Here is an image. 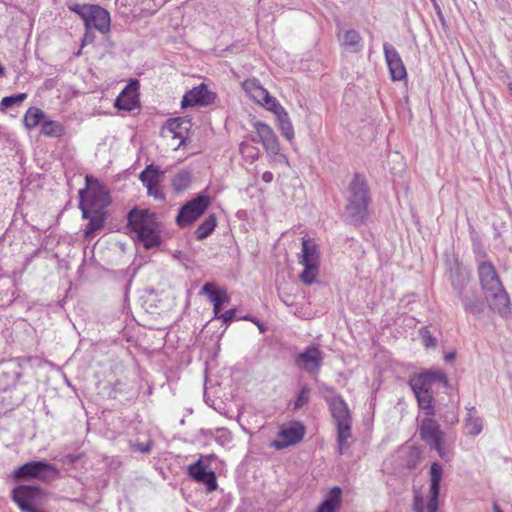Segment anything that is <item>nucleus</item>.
I'll return each mask as SVG.
<instances>
[{"label": "nucleus", "mask_w": 512, "mask_h": 512, "mask_svg": "<svg viewBox=\"0 0 512 512\" xmlns=\"http://www.w3.org/2000/svg\"><path fill=\"white\" fill-rule=\"evenodd\" d=\"M191 127L189 120L184 118L169 119L162 128V137L173 150L185 146L188 140V133Z\"/></svg>", "instance_id": "obj_11"}, {"label": "nucleus", "mask_w": 512, "mask_h": 512, "mask_svg": "<svg viewBox=\"0 0 512 512\" xmlns=\"http://www.w3.org/2000/svg\"><path fill=\"white\" fill-rule=\"evenodd\" d=\"M323 358V353L319 348L310 346L297 356L295 362L301 369L313 375H318Z\"/></svg>", "instance_id": "obj_20"}, {"label": "nucleus", "mask_w": 512, "mask_h": 512, "mask_svg": "<svg viewBox=\"0 0 512 512\" xmlns=\"http://www.w3.org/2000/svg\"><path fill=\"white\" fill-rule=\"evenodd\" d=\"M342 505V490L339 487L331 488L324 500L317 506L314 512H338Z\"/></svg>", "instance_id": "obj_25"}, {"label": "nucleus", "mask_w": 512, "mask_h": 512, "mask_svg": "<svg viewBox=\"0 0 512 512\" xmlns=\"http://www.w3.org/2000/svg\"><path fill=\"white\" fill-rule=\"evenodd\" d=\"M90 7H91V5L75 4V5L70 6L69 9L71 11L75 12L76 14H78L81 17V19L84 20Z\"/></svg>", "instance_id": "obj_40"}, {"label": "nucleus", "mask_w": 512, "mask_h": 512, "mask_svg": "<svg viewBox=\"0 0 512 512\" xmlns=\"http://www.w3.org/2000/svg\"><path fill=\"white\" fill-rule=\"evenodd\" d=\"M478 274L490 308L499 314H506L509 311L510 299L493 264L482 262L478 267Z\"/></svg>", "instance_id": "obj_1"}, {"label": "nucleus", "mask_w": 512, "mask_h": 512, "mask_svg": "<svg viewBox=\"0 0 512 512\" xmlns=\"http://www.w3.org/2000/svg\"><path fill=\"white\" fill-rule=\"evenodd\" d=\"M455 358H456L455 351L449 352L444 356V359L446 362H453L455 360Z\"/></svg>", "instance_id": "obj_44"}, {"label": "nucleus", "mask_w": 512, "mask_h": 512, "mask_svg": "<svg viewBox=\"0 0 512 512\" xmlns=\"http://www.w3.org/2000/svg\"><path fill=\"white\" fill-rule=\"evenodd\" d=\"M242 87L246 94L258 105L262 106L267 111L273 109L279 101L272 96L269 91L264 88L260 81L256 78L246 79Z\"/></svg>", "instance_id": "obj_15"}, {"label": "nucleus", "mask_w": 512, "mask_h": 512, "mask_svg": "<svg viewBox=\"0 0 512 512\" xmlns=\"http://www.w3.org/2000/svg\"><path fill=\"white\" fill-rule=\"evenodd\" d=\"M509 91H510V94L512 96V83L509 85Z\"/></svg>", "instance_id": "obj_47"}, {"label": "nucleus", "mask_w": 512, "mask_h": 512, "mask_svg": "<svg viewBox=\"0 0 512 512\" xmlns=\"http://www.w3.org/2000/svg\"><path fill=\"white\" fill-rule=\"evenodd\" d=\"M464 308L473 315H479L483 311L482 303L478 299L465 300Z\"/></svg>", "instance_id": "obj_37"}, {"label": "nucleus", "mask_w": 512, "mask_h": 512, "mask_svg": "<svg viewBox=\"0 0 512 512\" xmlns=\"http://www.w3.org/2000/svg\"><path fill=\"white\" fill-rule=\"evenodd\" d=\"M252 128L267 154L268 162L271 168L278 167L289 168L290 162L287 156L281 153L280 143L274 130L268 124L252 120Z\"/></svg>", "instance_id": "obj_3"}, {"label": "nucleus", "mask_w": 512, "mask_h": 512, "mask_svg": "<svg viewBox=\"0 0 512 512\" xmlns=\"http://www.w3.org/2000/svg\"><path fill=\"white\" fill-rule=\"evenodd\" d=\"M225 319H226V322L236 319L235 310L226 311Z\"/></svg>", "instance_id": "obj_43"}, {"label": "nucleus", "mask_w": 512, "mask_h": 512, "mask_svg": "<svg viewBox=\"0 0 512 512\" xmlns=\"http://www.w3.org/2000/svg\"><path fill=\"white\" fill-rule=\"evenodd\" d=\"M30 512H42V511H40V510H38V509L34 508V509H33V510H31Z\"/></svg>", "instance_id": "obj_48"}, {"label": "nucleus", "mask_w": 512, "mask_h": 512, "mask_svg": "<svg viewBox=\"0 0 512 512\" xmlns=\"http://www.w3.org/2000/svg\"><path fill=\"white\" fill-rule=\"evenodd\" d=\"M151 447H152L151 443L140 444V445H138V450L141 451L142 453H148V452H150Z\"/></svg>", "instance_id": "obj_42"}, {"label": "nucleus", "mask_w": 512, "mask_h": 512, "mask_svg": "<svg viewBox=\"0 0 512 512\" xmlns=\"http://www.w3.org/2000/svg\"><path fill=\"white\" fill-rule=\"evenodd\" d=\"M114 106L118 110L133 111L139 108V82L131 81L116 98Z\"/></svg>", "instance_id": "obj_21"}, {"label": "nucleus", "mask_w": 512, "mask_h": 512, "mask_svg": "<svg viewBox=\"0 0 512 512\" xmlns=\"http://www.w3.org/2000/svg\"><path fill=\"white\" fill-rule=\"evenodd\" d=\"M5 73V69L2 65H0V76H3Z\"/></svg>", "instance_id": "obj_46"}, {"label": "nucleus", "mask_w": 512, "mask_h": 512, "mask_svg": "<svg viewBox=\"0 0 512 512\" xmlns=\"http://www.w3.org/2000/svg\"><path fill=\"white\" fill-rule=\"evenodd\" d=\"M384 54L389 67L391 79L393 81L403 80L407 73L404 63L397 50L394 47L385 44Z\"/></svg>", "instance_id": "obj_23"}, {"label": "nucleus", "mask_w": 512, "mask_h": 512, "mask_svg": "<svg viewBox=\"0 0 512 512\" xmlns=\"http://www.w3.org/2000/svg\"><path fill=\"white\" fill-rule=\"evenodd\" d=\"M27 98L26 93L4 97L0 102L1 109H7L14 104H21Z\"/></svg>", "instance_id": "obj_36"}, {"label": "nucleus", "mask_w": 512, "mask_h": 512, "mask_svg": "<svg viewBox=\"0 0 512 512\" xmlns=\"http://www.w3.org/2000/svg\"><path fill=\"white\" fill-rule=\"evenodd\" d=\"M44 120V112L37 107H30L24 115V125L27 129L31 130L37 127Z\"/></svg>", "instance_id": "obj_32"}, {"label": "nucleus", "mask_w": 512, "mask_h": 512, "mask_svg": "<svg viewBox=\"0 0 512 512\" xmlns=\"http://www.w3.org/2000/svg\"><path fill=\"white\" fill-rule=\"evenodd\" d=\"M164 176V171L153 164L148 165L139 176L143 185L147 188V193L156 199H162L163 194L160 189V183Z\"/></svg>", "instance_id": "obj_16"}, {"label": "nucleus", "mask_w": 512, "mask_h": 512, "mask_svg": "<svg viewBox=\"0 0 512 512\" xmlns=\"http://www.w3.org/2000/svg\"><path fill=\"white\" fill-rule=\"evenodd\" d=\"M301 246L298 263L303 271L299 274V280L305 285H312L317 281L320 272L319 245L313 238L304 236Z\"/></svg>", "instance_id": "obj_7"}, {"label": "nucleus", "mask_w": 512, "mask_h": 512, "mask_svg": "<svg viewBox=\"0 0 512 512\" xmlns=\"http://www.w3.org/2000/svg\"><path fill=\"white\" fill-rule=\"evenodd\" d=\"M305 432L304 425L298 421L282 425L276 439L270 443V446L276 450H283L294 446L302 441Z\"/></svg>", "instance_id": "obj_13"}, {"label": "nucleus", "mask_w": 512, "mask_h": 512, "mask_svg": "<svg viewBox=\"0 0 512 512\" xmlns=\"http://www.w3.org/2000/svg\"><path fill=\"white\" fill-rule=\"evenodd\" d=\"M308 394L309 389L307 387H303L298 395V398L296 399L295 408H300L308 402Z\"/></svg>", "instance_id": "obj_39"}, {"label": "nucleus", "mask_w": 512, "mask_h": 512, "mask_svg": "<svg viewBox=\"0 0 512 512\" xmlns=\"http://www.w3.org/2000/svg\"><path fill=\"white\" fill-rule=\"evenodd\" d=\"M190 183L191 176L187 171H181L177 173L172 180V186L177 192H181L187 189Z\"/></svg>", "instance_id": "obj_35"}, {"label": "nucleus", "mask_w": 512, "mask_h": 512, "mask_svg": "<svg viewBox=\"0 0 512 512\" xmlns=\"http://www.w3.org/2000/svg\"><path fill=\"white\" fill-rule=\"evenodd\" d=\"M188 474L197 483L205 485L208 493L216 490L217 482L215 473L207 470L200 460L189 465Z\"/></svg>", "instance_id": "obj_22"}, {"label": "nucleus", "mask_w": 512, "mask_h": 512, "mask_svg": "<svg viewBox=\"0 0 512 512\" xmlns=\"http://www.w3.org/2000/svg\"><path fill=\"white\" fill-rule=\"evenodd\" d=\"M41 133L47 137H61L65 133L64 126L54 120H45L41 125Z\"/></svg>", "instance_id": "obj_33"}, {"label": "nucleus", "mask_w": 512, "mask_h": 512, "mask_svg": "<svg viewBox=\"0 0 512 512\" xmlns=\"http://www.w3.org/2000/svg\"><path fill=\"white\" fill-rule=\"evenodd\" d=\"M214 100L215 94L204 83H201L185 93L181 101V107L206 106L213 103Z\"/></svg>", "instance_id": "obj_17"}, {"label": "nucleus", "mask_w": 512, "mask_h": 512, "mask_svg": "<svg viewBox=\"0 0 512 512\" xmlns=\"http://www.w3.org/2000/svg\"><path fill=\"white\" fill-rule=\"evenodd\" d=\"M443 382L447 384V378L444 373L440 371H422L417 375L411 377L409 384L414 393L431 391L432 385L436 382Z\"/></svg>", "instance_id": "obj_18"}, {"label": "nucleus", "mask_w": 512, "mask_h": 512, "mask_svg": "<svg viewBox=\"0 0 512 512\" xmlns=\"http://www.w3.org/2000/svg\"><path fill=\"white\" fill-rule=\"evenodd\" d=\"M58 469L44 461H30L17 468L12 476L15 480L38 479L49 482L58 477Z\"/></svg>", "instance_id": "obj_9"}, {"label": "nucleus", "mask_w": 512, "mask_h": 512, "mask_svg": "<svg viewBox=\"0 0 512 512\" xmlns=\"http://www.w3.org/2000/svg\"><path fill=\"white\" fill-rule=\"evenodd\" d=\"M273 178H274L273 173H272V172H270V171H266V172H264V173L262 174V180H263L264 182H266V183H270V182H272V181H273Z\"/></svg>", "instance_id": "obj_41"}, {"label": "nucleus", "mask_w": 512, "mask_h": 512, "mask_svg": "<svg viewBox=\"0 0 512 512\" xmlns=\"http://www.w3.org/2000/svg\"><path fill=\"white\" fill-rule=\"evenodd\" d=\"M211 204L210 197L200 194L197 197L186 202L180 209L176 216V224L180 228L191 226Z\"/></svg>", "instance_id": "obj_10"}, {"label": "nucleus", "mask_w": 512, "mask_h": 512, "mask_svg": "<svg viewBox=\"0 0 512 512\" xmlns=\"http://www.w3.org/2000/svg\"><path fill=\"white\" fill-rule=\"evenodd\" d=\"M253 133L255 132L253 131ZM255 141H258L256 134L249 136L240 144V153L243 159L248 163H253L260 155L259 148L254 145Z\"/></svg>", "instance_id": "obj_28"}, {"label": "nucleus", "mask_w": 512, "mask_h": 512, "mask_svg": "<svg viewBox=\"0 0 512 512\" xmlns=\"http://www.w3.org/2000/svg\"><path fill=\"white\" fill-rule=\"evenodd\" d=\"M128 228L137 235L146 249L159 246L161 237L158 232L156 214L149 209H132L127 216Z\"/></svg>", "instance_id": "obj_2"}, {"label": "nucleus", "mask_w": 512, "mask_h": 512, "mask_svg": "<svg viewBox=\"0 0 512 512\" xmlns=\"http://www.w3.org/2000/svg\"><path fill=\"white\" fill-rule=\"evenodd\" d=\"M420 335H421L422 343L425 347L429 348V347L436 346V343H437L436 338L432 335V333L426 327L420 329Z\"/></svg>", "instance_id": "obj_38"}, {"label": "nucleus", "mask_w": 512, "mask_h": 512, "mask_svg": "<svg viewBox=\"0 0 512 512\" xmlns=\"http://www.w3.org/2000/svg\"><path fill=\"white\" fill-rule=\"evenodd\" d=\"M340 46L351 53H360L363 50V38L355 29H340L337 32Z\"/></svg>", "instance_id": "obj_24"}, {"label": "nucleus", "mask_w": 512, "mask_h": 512, "mask_svg": "<svg viewBox=\"0 0 512 512\" xmlns=\"http://www.w3.org/2000/svg\"><path fill=\"white\" fill-rule=\"evenodd\" d=\"M442 474V466L433 462L430 467L429 493L424 497L418 491L414 492L413 512H437Z\"/></svg>", "instance_id": "obj_8"}, {"label": "nucleus", "mask_w": 512, "mask_h": 512, "mask_svg": "<svg viewBox=\"0 0 512 512\" xmlns=\"http://www.w3.org/2000/svg\"><path fill=\"white\" fill-rule=\"evenodd\" d=\"M276 118L281 134L289 141L294 138V128L285 108L279 103L270 110Z\"/></svg>", "instance_id": "obj_26"}, {"label": "nucleus", "mask_w": 512, "mask_h": 512, "mask_svg": "<svg viewBox=\"0 0 512 512\" xmlns=\"http://www.w3.org/2000/svg\"><path fill=\"white\" fill-rule=\"evenodd\" d=\"M331 415L336 425V436L339 453L343 454L350 447L352 438V416L347 403L340 396L329 401Z\"/></svg>", "instance_id": "obj_6"}, {"label": "nucleus", "mask_w": 512, "mask_h": 512, "mask_svg": "<svg viewBox=\"0 0 512 512\" xmlns=\"http://www.w3.org/2000/svg\"><path fill=\"white\" fill-rule=\"evenodd\" d=\"M200 294L206 295L208 297V301L213 305L215 315L219 319L224 318V314H220V306L222 304V300L220 297V292L217 289L216 285L212 282L206 283L202 287Z\"/></svg>", "instance_id": "obj_29"}, {"label": "nucleus", "mask_w": 512, "mask_h": 512, "mask_svg": "<svg viewBox=\"0 0 512 512\" xmlns=\"http://www.w3.org/2000/svg\"><path fill=\"white\" fill-rule=\"evenodd\" d=\"M83 236L85 239H92L96 233L102 230L107 219V212H90Z\"/></svg>", "instance_id": "obj_27"}, {"label": "nucleus", "mask_w": 512, "mask_h": 512, "mask_svg": "<svg viewBox=\"0 0 512 512\" xmlns=\"http://www.w3.org/2000/svg\"><path fill=\"white\" fill-rule=\"evenodd\" d=\"M86 183V189L79 191L82 217L88 218L90 212H106L105 209L111 203L107 188L90 176H86Z\"/></svg>", "instance_id": "obj_4"}, {"label": "nucleus", "mask_w": 512, "mask_h": 512, "mask_svg": "<svg viewBox=\"0 0 512 512\" xmlns=\"http://www.w3.org/2000/svg\"><path fill=\"white\" fill-rule=\"evenodd\" d=\"M483 424L480 417L477 416L475 407L468 409L467 417L465 419L466 434L476 436L482 432Z\"/></svg>", "instance_id": "obj_30"}, {"label": "nucleus", "mask_w": 512, "mask_h": 512, "mask_svg": "<svg viewBox=\"0 0 512 512\" xmlns=\"http://www.w3.org/2000/svg\"><path fill=\"white\" fill-rule=\"evenodd\" d=\"M346 211L355 223H362L369 215L368 187L364 176L355 174L348 188Z\"/></svg>", "instance_id": "obj_5"}, {"label": "nucleus", "mask_w": 512, "mask_h": 512, "mask_svg": "<svg viewBox=\"0 0 512 512\" xmlns=\"http://www.w3.org/2000/svg\"><path fill=\"white\" fill-rule=\"evenodd\" d=\"M493 510L494 512H503L497 503L493 504Z\"/></svg>", "instance_id": "obj_45"}, {"label": "nucleus", "mask_w": 512, "mask_h": 512, "mask_svg": "<svg viewBox=\"0 0 512 512\" xmlns=\"http://www.w3.org/2000/svg\"><path fill=\"white\" fill-rule=\"evenodd\" d=\"M419 408L424 411V413L427 415V417H433L435 414V409L433 405V395L431 391L428 392H416L414 393Z\"/></svg>", "instance_id": "obj_31"}, {"label": "nucleus", "mask_w": 512, "mask_h": 512, "mask_svg": "<svg viewBox=\"0 0 512 512\" xmlns=\"http://www.w3.org/2000/svg\"><path fill=\"white\" fill-rule=\"evenodd\" d=\"M83 21L87 30L94 28L101 33H107L110 30V14L99 5H91Z\"/></svg>", "instance_id": "obj_19"}, {"label": "nucleus", "mask_w": 512, "mask_h": 512, "mask_svg": "<svg viewBox=\"0 0 512 512\" xmlns=\"http://www.w3.org/2000/svg\"><path fill=\"white\" fill-rule=\"evenodd\" d=\"M44 498L43 490L35 485H20L12 491V500L22 512H30L34 505L42 504Z\"/></svg>", "instance_id": "obj_12"}, {"label": "nucleus", "mask_w": 512, "mask_h": 512, "mask_svg": "<svg viewBox=\"0 0 512 512\" xmlns=\"http://www.w3.org/2000/svg\"><path fill=\"white\" fill-rule=\"evenodd\" d=\"M216 227V217L209 215L195 230V236L198 240L208 237Z\"/></svg>", "instance_id": "obj_34"}, {"label": "nucleus", "mask_w": 512, "mask_h": 512, "mask_svg": "<svg viewBox=\"0 0 512 512\" xmlns=\"http://www.w3.org/2000/svg\"><path fill=\"white\" fill-rule=\"evenodd\" d=\"M420 438L428 445L433 447L441 458L446 457V452L443 446L444 433L440 429L439 424L432 418L427 417L423 419L419 426Z\"/></svg>", "instance_id": "obj_14"}]
</instances>
